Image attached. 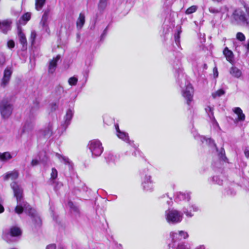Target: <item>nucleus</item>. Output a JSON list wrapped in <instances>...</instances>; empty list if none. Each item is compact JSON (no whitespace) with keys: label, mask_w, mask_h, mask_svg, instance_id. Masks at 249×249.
I'll return each instance as SVG.
<instances>
[{"label":"nucleus","mask_w":249,"mask_h":249,"mask_svg":"<svg viewBox=\"0 0 249 249\" xmlns=\"http://www.w3.org/2000/svg\"><path fill=\"white\" fill-rule=\"evenodd\" d=\"M14 107L11 98L4 97L0 101V114L2 119H7L12 114Z\"/></svg>","instance_id":"1"},{"label":"nucleus","mask_w":249,"mask_h":249,"mask_svg":"<svg viewBox=\"0 0 249 249\" xmlns=\"http://www.w3.org/2000/svg\"><path fill=\"white\" fill-rule=\"evenodd\" d=\"M248 17L244 11L241 8L235 9L231 15L233 20L236 22H241L249 27V7L246 4L244 5Z\"/></svg>","instance_id":"2"},{"label":"nucleus","mask_w":249,"mask_h":249,"mask_svg":"<svg viewBox=\"0 0 249 249\" xmlns=\"http://www.w3.org/2000/svg\"><path fill=\"white\" fill-rule=\"evenodd\" d=\"M182 214L176 210H168L165 212V218L169 223L176 224L182 220Z\"/></svg>","instance_id":"3"},{"label":"nucleus","mask_w":249,"mask_h":249,"mask_svg":"<svg viewBox=\"0 0 249 249\" xmlns=\"http://www.w3.org/2000/svg\"><path fill=\"white\" fill-rule=\"evenodd\" d=\"M89 146L93 155L99 156L103 151V147L101 142L96 140H93L89 142Z\"/></svg>","instance_id":"4"},{"label":"nucleus","mask_w":249,"mask_h":249,"mask_svg":"<svg viewBox=\"0 0 249 249\" xmlns=\"http://www.w3.org/2000/svg\"><path fill=\"white\" fill-rule=\"evenodd\" d=\"M194 88L191 83H188L185 88V89L182 92V96L186 99L187 104L190 105L191 102L193 100Z\"/></svg>","instance_id":"5"},{"label":"nucleus","mask_w":249,"mask_h":249,"mask_svg":"<svg viewBox=\"0 0 249 249\" xmlns=\"http://www.w3.org/2000/svg\"><path fill=\"white\" fill-rule=\"evenodd\" d=\"M170 235L172 238L173 243H175L177 241L182 239H186L189 237L188 233L183 231H179L178 233L175 232H171Z\"/></svg>","instance_id":"6"},{"label":"nucleus","mask_w":249,"mask_h":249,"mask_svg":"<svg viewBox=\"0 0 249 249\" xmlns=\"http://www.w3.org/2000/svg\"><path fill=\"white\" fill-rule=\"evenodd\" d=\"M12 74L11 68L7 67L3 71V75L1 79L0 86L5 88L9 83Z\"/></svg>","instance_id":"7"},{"label":"nucleus","mask_w":249,"mask_h":249,"mask_svg":"<svg viewBox=\"0 0 249 249\" xmlns=\"http://www.w3.org/2000/svg\"><path fill=\"white\" fill-rule=\"evenodd\" d=\"M7 234L11 237L20 238L22 235V230L17 225L12 226L9 228Z\"/></svg>","instance_id":"8"},{"label":"nucleus","mask_w":249,"mask_h":249,"mask_svg":"<svg viewBox=\"0 0 249 249\" xmlns=\"http://www.w3.org/2000/svg\"><path fill=\"white\" fill-rule=\"evenodd\" d=\"M14 196L16 197L17 203H21L24 201L23 198V190L16 183L12 187Z\"/></svg>","instance_id":"9"},{"label":"nucleus","mask_w":249,"mask_h":249,"mask_svg":"<svg viewBox=\"0 0 249 249\" xmlns=\"http://www.w3.org/2000/svg\"><path fill=\"white\" fill-rule=\"evenodd\" d=\"M60 56L57 55L55 57H53V59L50 62L48 72L50 73H53L57 67V62L60 59Z\"/></svg>","instance_id":"10"},{"label":"nucleus","mask_w":249,"mask_h":249,"mask_svg":"<svg viewBox=\"0 0 249 249\" xmlns=\"http://www.w3.org/2000/svg\"><path fill=\"white\" fill-rule=\"evenodd\" d=\"M11 24L12 21L8 19L1 22L0 28L4 34H6L8 31L11 29Z\"/></svg>","instance_id":"11"},{"label":"nucleus","mask_w":249,"mask_h":249,"mask_svg":"<svg viewBox=\"0 0 249 249\" xmlns=\"http://www.w3.org/2000/svg\"><path fill=\"white\" fill-rule=\"evenodd\" d=\"M233 112L237 115V121H244L246 116L242 110L239 107H235L232 109Z\"/></svg>","instance_id":"12"},{"label":"nucleus","mask_w":249,"mask_h":249,"mask_svg":"<svg viewBox=\"0 0 249 249\" xmlns=\"http://www.w3.org/2000/svg\"><path fill=\"white\" fill-rule=\"evenodd\" d=\"M30 205L25 201H23L21 203H18L17 206L15 208V213L20 214H21L23 211L24 208H27Z\"/></svg>","instance_id":"13"},{"label":"nucleus","mask_w":249,"mask_h":249,"mask_svg":"<svg viewBox=\"0 0 249 249\" xmlns=\"http://www.w3.org/2000/svg\"><path fill=\"white\" fill-rule=\"evenodd\" d=\"M18 35L19 37L20 43L23 47L27 46V41L25 34L22 32L21 29L20 27L18 28Z\"/></svg>","instance_id":"14"},{"label":"nucleus","mask_w":249,"mask_h":249,"mask_svg":"<svg viewBox=\"0 0 249 249\" xmlns=\"http://www.w3.org/2000/svg\"><path fill=\"white\" fill-rule=\"evenodd\" d=\"M18 177V173L17 171H13L6 174L4 177V180H7L11 178L12 180H15Z\"/></svg>","instance_id":"15"},{"label":"nucleus","mask_w":249,"mask_h":249,"mask_svg":"<svg viewBox=\"0 0 249 249\" xmlns=\"http://www.w3.org/2000/svg\"><path fill=\"white\" fill-rule=\"evenodd\" d=\"M230 74L233 77L239 78L242 75V71L236 67L232 66L230 70Z\"/></svg>","instance_id":"16"},{"label":"nucleus","mask_w":249,"mask_h":249,"mask_svg":"<svg viewBox=\"0 0 249 249\" xmlns=\"http://www.w3.org/2000/svg\"><path fill=\"white\" fill-rule=\"evenodd\" d=\"M85 22V17L84 14L80 13L79 17L76 21V27L77 29H81Z\"/></svg>","instance_id":"17"},{"label":"nucleus","mask_w":249,"mask_h":249,"mask_svg":"<svg viewBox=\"0 0 249 249\" xmlns=\"http://www.w3.org/2000/svg\"><path fill=\"white\" fill-rule=\"evenodd\" d=\"M223 54L225 56L227 61L231 63L232 62L233 54L232 51L230 50L228 47H226L224 49Z\"/></svg>","instance_id":"18"},{"label":"nucleus","mask_w":249,"mask_h":249,"mask_svg":"<svg viewBox=\"0 0 249 249\" xmlns=\"http://www.w3.org/2000/svg\"><path fill=\"white\" fill-rule=\"evenodd\" d=\"M12 158V156L9 152L0 153V160L1 161H6Z\"/></svg>","instance_id":"19"},{"label":"nucleus","mask_w":249,"mask_h":249,"mask_svg":"<svg viewBox=\"0 0 249 249\" xmlns=\"http://www.w3.org/2000/svg\"><path fill=\"white\" fill-rule=\"evenodd\" d=\"M150 179H151V177L149 176L148 178V180L149 181H147V182H144L142 183L143 189L144 190L151 191L152 190V187L150 185L152 183V181L150 180Z\"/></svg>","instance_id":"20"},{"label":"nucleus","mask_w":249,"mask_h":249,"mask_svg":"<svg viewBox=\"0 0 249 249\" xmlns=\"http://www.w3.org/2000/svg\"><path fill=\"white\" fill-rule=\"evenodd\" d=\"M48 19V13L46 11L43 14L41 20L40 21V24L43 27H45L48 26L47 21Z\"/></svg>","instance_id":"21"},{"label":"nucleus","mask_w":249,"mask_h":249,"mask_svg":"<svg viewBox=\"0 0 249 249\" xmlns=\"http://www.w3.org/2000/svg\"><path fill=\"white\" fill-rule=\"evenodd\" d=\"M174 246V244H173V246H171V245L169 244L168 249H190L186 247L184 243H178L177 246L173 247Z\"/></svg>","instance_id":"22"},{"label":"nucleus","mask_w":249,"mask_h":249,"mask_svg":"<svg viewBox=\"0 0 249 249\" xmlns=\"http://www.w3.org/2000/svg\"><path fill=\"white\" fill-rule=\"evenodd\" d=\"M46 0H36L35 6L36 10L39 11L44 5Z\"/></svg>","instance_id":"23"},{"label":"nucleus","mask_w":249,"mask_h":249,"mask_svg":"<svg viewBox=\"0 0 249 249\" xmlns=\"http://www.w3.org/2000/svg\"><path fill=\"white\" fill-rule=\"evenodd\" d=\"M107 0H99L98 7L99 10H104L107 5Z\"/></svg>","instance_id":"24"},{"label":"nucleus","mask_w":249,"mask_h":249,"mask_svg":"<svg viewBox=\"0 0 249 249\" xmlns=\"http://www.w3.org/2000/svg\"><path fill=\"white\" fill-rule=\"evenodd\" d=\"M197 6L196 5H192L188 8L185 12V14L190 15L193 14L196 11Z\"/></svg>","instance_id":"25"},{"label":"nucleus","mask_w":249,"mask_h":249,"mask_svg":"<svg viewBox=\"0 0 249 249\" xmlns=\"http://www.w3.org/2000/svg\"><path fill=\"white\" fill-rule=\"evenodd\" d=\"M31 18V13L29 12H26L24 13L20 18V19L25 21L24 24H25L27 21H29Z\"/></svg>","instance_id":"26"},{"label":"nucleus","mask_w":249,"mask_h":249,"mask_svg":"<svg viewBox=\"0 0 249 249\" xmlns=\"http://www.w3.org/2000/svg\"><path fill=\"white\" fill-rule=\"evenodd\" d=\"M73 116V113L70 109H68L66 112V115H65V119L66 121H70Z\"/></svg>","instance_id":"27"},{"label":"nucleus","mask_w":249,"mask_h":249,"mask_svg":"<svg viewBox=\"0 0 249 249\" xmlns=\"http://www.w3.org/2000/svg\"><path fill=\"white\" fill-rule=\"evenodd\" d=\"M236 38L240 41H244L246 39L245 35L241 32H238L236 34Z\"/></svg>","instance_id":"28"},{"label":"nucleus","mask_w":249,"mask_h":249,"mask_svg":"<svg viewBox=\"0 0 249 249\" xmlns=\"http://www.w3.org/2000/svg\"><path fill=\"white\" fill-rule=\"evenodd\" d=\"M78 82V79L75 77H71L69 79L68 83L71 86H75Z\"/></svg>","instance_id":"29"},{"label":"nucleus","mask_w":249,"mask_h":249,"mask_svg":"<svg viewBox=\"0 0 249 249\" xmlns=\"http://www.w3.org/2000/svg\"><path fill=\"white\" fill-rule=\"evenodd\" d=\"M225 91L222 89H219L217 90L215 93L213 94V98H216V97H220L222 95L224 94Z\"/></svg>","instance_id":"30"},{"label":"nucleus","mask_w":249,"mask_h":249,"mask_svg":"<svg viewBox=\"0 0 249 249\" xmlns=\"http://www.w3.org/2000/svg\"><path fill=\"white\" fill-rule=\"evenodd\" d=\"M117 135L119 138L123 140H125L128 138V135L124 132L118 131V133L117 134Z\"/></svg>","instance_id":"31"},{"label":"nucleus","mask_w":249,"mask_h":249,"mask_svg":"<svg viewBox=\"0 0 249 249\" xmlns=\"http://www.w3.org/2000/svg\"><path fill=\"white\" fill-rule=\"evenodd\" d=\"M57 175L58 173L56 169L55 168H53L51 173V178L54 180L57 178Z\"/></svg>","instance_id":"32"},{"label":"nucleus","mask_w":249,"mask_h":249,"mask_svg":"<svg viewBox=\"0 0 249 249\" xmlns=\"http://www.w3.org/2000/svg\"><path fill=\"white\" fill-rule=\"evenodd\" d=\"M219 156L220 158L224 161H226V160H227V159L225 156V150L223 148L221 149V150L219 154Z\"/></svg>","instance_id":"33"},{"label":"nucleus","mask_w":249,"mask_h":249,"mask_svg":"<svg viewBox=\"0 0 249 249\" xmlns=\"http://www.w3.org/2000/svg\"><path fill=\"white\" fill-rule=\"evenodd\" d=\"M68 204H69V206H70V207L71 208V209L73 211H74L75 212H79L78 207L77 206H76L75 205H74L72 202L69 201L68 202Z\"/></svg>","instance_id":"34"},{"label":"nucleus","mask_w":249,"mask_h":249,"mask_svg":"<svg viewBox=\"0 0 249 249\" xmlns=\"http://www.w3.org/2000/svg\"><path fill=\"white\" fill-rule=\"evenodd\" d=\"M7 47L9 48V49H13L15 47V42L12 39H11V40H9L7 42Z\"/></svg>","instance_id":"35"},{"label":"nucleus","mask_w":249,"mask_h":249,"mask_svg":"<svg viewBox=\"0 0 249 249\" xmlns=\"http://www.w3.org/2000/svg\"><path fill=\"white\" fill-rule=\"evenodd\" d=\"M209 11L213 14H217L220 12V10L213 7L209 8Z\"/></svg>","instance_id":"36"},{"label":"nucleus","mask_w":249,"mask_h":249,"mask_svg":"<svg viewBox=\"0 0 249 249\" xmlns=\"http://www.w3.org/2000/svg\"><path fill=\"white\" fill-rule=\"evenodd\" d=\"M205 109L206 111H209V112H211L212 116L214 118L213 112V107H211L210 106H208L207 108H205Z\"/></svg>","instance_id":"37"},{"label":"nucleus","mask_w":249,"mask_h":249,"mask_svg":"<svg viewBox=\"0 0 249 249\" xmlns=\"http://www.w3.org/2000/svg\"><path fill=\"white\" fill-rule=\"evenodd\" d=\"M56 246L55 244H51L46 247V249H56Z\"/></svg>","instance_id":"38"},{"label":"nucleus","mask_w":249,"mask_h":249,"mask_svg":"<svg viewBox=\"0 0 249 249\" xmlns=\"http://www.w3.org/2000/svg\"><path fill=\"white\" fill-rule=\"evenodd\" d=\"M38 163H39L38 160H35V159L32 160L31 161V164L32 166H36V165H38Z\"/></svg>","instance_id":"39"},{"label":"nucleus","mask_w":249,"mask_h":249,"mask_svg":"<svg viewBox=\"0 0 249 249\" xmlns=\"http://www.w3.org/2000/svg\"><path fill=\"white\" fill-rule=\"evenodd\" d=\"M213 76L214 78H216L218 77V72L217 69L216 67H215L213 69Z\"/></svg>","instance_id":"40"},{"label":"nucleus","mask_w":249,"mask_h":249,"mask_svg":"<svg viewBox=\"0 0 249 249\" xmlns=\"http://www.w3.org/2000/svg\"><path fill=\"white\" fill-rule=\"evenodd\" d=\"M181 31H178V33L175 36V41H178L180 38V34L181 33Z\"/></svg>","instance_id":"41"},{"label":"nucleus","mask_w":249,"mask_h":249,"mask_svg":"<svg viewBox=\"0 0 249 249\" xmlns=\"http://www.w3.org/2000/svg\"><path fill=\"white\" fill-rule=\"evenodd\" d=\"M244 154L247 158H249V149L246 148L244 151Z\"/></svg>","instance_id":"42"},{"label":"nucleus","mask_w":249,"mask_h":249,"mask_svg":"<svg viewBox=\"0 0 249 249\" xmlns=\"http://www.w3.org/2000/svg\"><path fill=\"white\" fill-rule=\"evenodd\" d=\"M5 63L4 58L1 56V60H0V65L2 66Z\"/></svg>","instance_id":"43"},{"label":"nucleus","mask_w":249,"mask_h":249,"mask_svg":"<svg viewBox=\"0 0 249 249\" xmlns=\"http://www.w3.org/2000/svg\"><path fill=\"white\" fill-rule=\"evenodd\" d=\"M4 211V207L1 204H0V213H3Z\"/></svg>","instance_id":"44"},{"label":"nucleus","mask_w":249,"mask_h":249,"mask_svg":"<svg viewBox=\"0 0 249 249\" xmlns=\"http://www.w3.org/2000/svg\"><path fill=\"white\" fill-rule=\"evenodd\" d=\"M62 159L66 163H69V159L68 158H66L65 157H62Z\"/></svg>","instance_id":"45"},{"label":"nucleus","mask_w":249,"mask_h":249,"mask_svg":"<svg viewBox=\"0 0 249 249\" xmlns=\"http://www.w3.org/2000/svg\"><path fill=\"white\" fill-rule=\"evenodd\" d=\"M115 128H116V129L117 133H118V131H121L120 129H119V127L118 124L115 125Z\"/></svg>","instance_id":"46"},{"label":"nucleus","mask_w":249,"mask_h":249,"mask_svg":"<svg viewBox=\"0 0 249 249\" xmlns=\"http://www.w3.org/2000/svg\"><path fill=\"white\" fill-rule=\"evenodd\" d=\"M246 48H247V49L248 51H249V40L248 41V43H247V46H246Z\"/></svg>","instance_id":"47"},{"label":"nucleus","mask_w":249,"mask_h":249,"mask_svg":"<svg viewBox=\"0 0 249 249\" xmlns=\"http://www.w3.org/2000/svg\"><path fill=\"white\" fill-rule=\"evenodd\" d=\"M214 2H219L220 1H221L222 0H212Z\"/></svg>","instance_id":"48"},{"label":"nucleus","mask_w":249,"mask_h":249,"mask_svg":"<svg viewBox=\"0 0 249 249\" xmlns=\"http://www.w3.org/2000/svg\"><path fill=\"white\" fill-rule=\"evenodd\" d=\"M186 214L187 216H192V215L188 213H187Z\"/></svg>","instance_id":"49"},{"label":"nucleus","mask_w":249,"mask_h":249,"mask_svg":"<svg viewBox=\"0 0 249 249\" xmlns=\"http://www.w3.org/2000/svg\"><path fill=\"white\" fill-rule=\"evenodd\" d=\"M31 35H32V36H33V34L32 33ZM35 37H36V34H34V38H35Z\"/></svg>","instance_id":"50"},{"label":"nucleus","mask_w":249,"mask_h":249,"mask_svg":"<svg viewBox=\"0 0 249 249\" xmlns=\"http://www.w3.org/2000/svg\"><path fill=\"white\" fill-rule=\"evenodd\" d=\"M204 68H206V69L207 68V65H206V64H205L204 65Z\"/></svg>","instance_id":"51"},{"label":"nucleus","mask_w":249,"mask_h":249,"mask_svg":"<svg viewBox=\"0 0 249 249\" xmlns=\"http://www.w3.org/2000/svg\"><path fill=\"white\" fill-rule=\"evenodd\" d=\"M17 249L16 248H12V249Z\"/></svg>","instance_id":"52"},{"label":"nucleus","mask_w":249,"mask_h":249,"mask_svg":"<svg viewBox=\"0 0 249 249\" xmlns=\"http://www.w3.org/2000/svg\"><path fill=\"white\" fill-rule=\"evenodd\" d=\"M44 135H47V133H45Z\"/></svg>","instance_id":"53"},{"label":"nucleus","mask_w":249,"mask_h":249,"mask_svg":"<svg viewBox=\"0 0 249 249\" xmlns=\"http://www.w3.org/2000/svg\"><path fill=\"white\" fill-rule=\"evenodd\" d=\"M63 249V248H60V249Z\"/></svg>","instance_id":"54"}]
</instances>
